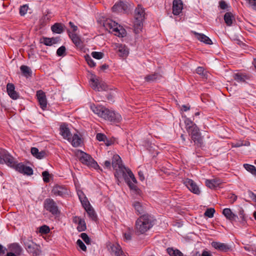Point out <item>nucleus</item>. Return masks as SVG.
<instances>
[{
  "label": "nucleus",
  "instance_id": "nucleus-1",
  "mask_svg": "<svg viewBox=\"0 0 256 256\" xmlns=\"http://www.w3.org/2000/svg\"><path fill=\"white\" fill-rule=\"evenodd\" d=\"M112 165L116 170L114 176L118 181L124 178L130 189L136 190V180L132 170L124 166L122 164L121 158L118 154L114 155Z\"/></svg>",
  "mask_w": 256,
  "mask_h": 256
},
{
  "label": "nucleus",
  "instance_id": "nucleus-2",
  "mask_svg": "<svg viewBox=\"0 0 256 256\" xmlns=\"http://www.w3.org/2000/svg\"><path fill=\"white\" fill-rule=\"evenodd\" d=\"M154 224V219L150 216L146 214L140 216L136 222V232L143 234L151 228Z\"/></svg>",
  "mask_w": 256,
  "mask_h": 256
},
{
  "label": "nucleus",
  "instance_id": "nucleus-3",
  "mask_svg": "<svg viewBox=\"0 0 256 256\" xmlns=\"http://www.w3.org/2000/svg\"><path fill=\"white\" fill-rule=\"evenodd\" d=\"M103 25L107 30L110 33H114L116 36L124 37L126 36V30L112 20H106Z\"/></svg>",
  "mask_w": 256,
  "mask_h": 256
},
{
  "label": "nucleus",
  "instance_id": "nucleus-4",
  "mask_svg": "<svg viewBox=\"0 0 256 256\" xmlns=\"http://www.w3.org/2000/svg\"><path fill=\"white\" fill-rule=\"evenodd\" d=\"M103 25L107 30L110 33H114L116 36L124 37L126 36V30L112 20H106Z\"/></svg>",
  "mask_w": 256,
  "mask_h": 256
},
{
  "label": "nucleus",
  "instance_id": "nucleus-5",
  "mask_svg": "<svg viewBox=\"0 0 256 256\" xmlns=\"http://www.w3.org/2000/svg\"><path fill=\"white\" fill-rule=\"evenodd\" d=\"M144 14V9L138 6L135 10L134 30L136 33H138L142 28Z\"/></svg>",
  "mask_w": 256,
  "mask_h": 256
},
{
  "label": "nucleus",
  "instance_id": "nucleus-6",
  "mask_svg": "<svg viewBox=\"0 0 256 256\" xmlns=\"http://www.w3.org/2000/svg\"><path fill=\"white\" fill-rule=\"evenodd\" d=\"M80 161L84 164L96 170L100 168L97 162L88 154L80 150Z\"/></svg>",
  "mask_w": 256,
  "mask_h": 256
},
{
  "label": "nucleus",
  "instance_id": "nucleus-7",
  "mask_svg": "<svg viewBox=\"0 0 256 256\" xmlns=\"http://www.w3.org/2000/svg\"><path fill=\"white\" fill-rule=\"evenodd\" d=\"M101 118L113 122H119L122 118L118 113L104 108L101 112Z\"/></svg>",
  "mask_w": 256,
  "mask_h": 256
},
{
  "label": "nucleus",
  "instance_id": "nucleus-8",
  "mask_svg": "<svg viewBox=\"0 0 256 256\" xmlns=\"http://www.w3.org/2000/svg\"><path fill=\"white\" fill-rule=\"evenodd\" d=\"M44 207L53 215H57L60 212L56 203L52 199H46L44 202Z\"/></svg>",
  "mask_w": 256,
  "mask_h": 256
},
{
  "label": "nucleus",
  "instance_id": "nucleus-9",
  "mask_svg": "<svg viewBox=\"0 0 256 256\" xmlns=\"http://www.w3.org/2000/svg\"><path fill=\"white\" fill-rule=\"evenodd\" d=\"M6 163L8 166H14V158L11 156L8 152L4 150L0 151V164Z\"/></svg>",
  "mask_w": 256,
  "mask_h": 256
},
{
  "label": "nucleus",
  "instance_id": "nucleus-10",
  "mask_svg": "<svg viewBox=\"0 0 256 256\" xmlns=\"http://www.w3.org/2000/svg\"><path fill=\"white\" fill-rule=\"evenodd\" d=\"M96 76L91 78V87L95 90L103 91L106 90L108 89V85L102 81H100L98 80L95 78Z\"/></svg>",
  "mask_w": 256,
  "mask_h": 256
},
{
  "label": "nucleus",
  "instance_id": "nucleus-11",
  "mask_svg": "<svg viewBox=\"0 0 256 256\" xmlns=\"http://www.w3.org/2000/svg\"><path fill=\"white\" fill-rule=\"evenodd\" d=\"M108 250L116 256H126L120 246L117 242L112 243L110 242L107 244Z\"/></svg>",
  "mask_w": 256,
  "mask_h": 256
},
{
  "label": "nucleus",
  "instance_id": "nucleus-12",
  "mask_svg": "<svg viewBox=\"0 0 256 256\" xmlns=\"http://www.w3.org/2000/svg\"><path fill=\"white\" fill-rule=\"evenodd\" d=\"M26 248L28 252L38 255L40 252V246L34 242L33 241H28L24 243Z\"/></svg>",
  "mask_w": 256,
  "mask_h": 256
},
{
  "label": "nucleus",
  "instance_id": "nucleus-13",
  "mask_svg": "<svg viewBox=\"0 0 256 256\" xmlns=\"http://www.w3.org/2000/svg\"><path fill=\"white\" fill-rule=\"evenodd\" d=\"M15 169L20 173L28 176H31L33 174V170L32 168L26 166L22 163H18L15 166Z\"/></svg>",
  "mask_w": 256,
  "mask_h": 256
},
{
  "label": "nucleus",
  "instance_id": "nucleus-14",
  "mask_svg": "<svg viewBox=\"0 0 256 256\" xmlns=\"http://www.w3.org/2000/svg\"><path fill=\"white\" fill-rule=\"evenodd\" d=\"M36 96L38 100L40 107L45 110L47 107V100L45 93L42 90L36 92Z\"/></svg>",
  "mask_w": 256,
  "mask_h": 256
},
{
  "label": "nucleus",
  "instance_id": "nucleus-15",
  "mask_svg": "<svg viewBox=\"0 0 256 256\" xmlns=\"http://www.w3.org/2000/svg\"><path fill=\"white\" fill-rule=\"evenodd\" d=\"M128 9L127 4L122 1L116 3L112 8V12H125Z\"/></svg>",
  "mask_w": 256,
  "mask_h": 256
},
{
  "label": "nucleus",
  "instance_id": "nucleus-16",
  "mask_svg": "<svg viewBox=\"0 0 256 256\" xmlns=\"http://www.w3.org/2000/svg\"><path fill=\"white\" fill-rule=\"evenodd\" d=\"M183 8V3L182 0H174L172 2V14L178 16Z\"/></svg>",
  "mask_w": 256,
  "mask_h": 256
},
{
  "label": "nucleus",
  "instance_id": "nucleus-17",
  "mask_svg": "<svg viewBox=\"0 0 256 256\" xmlns=\"http://www.w3.org/2000/svg\"><path fill=\"white\" fill-rule=\"evenodd\" d=\"M185 184L188 190L193 193L196 194H200V190L198 186L192 180L186 179L185 181Z\"/></svg>",
  "mask_w": 256,
  "mask_h": 256
},
{
  "label": "nucleus",
  "instance_id": "nucleus-18",
  "mask_svg": "<svg viewBox=\"0 0 256 256\" xmlns=\"http://www.w3.org/2000/svg\"><path fill=\"white\" fill-rule=\"evenodd\" d=\"M60 134L64 138L70 141L72 134L68 126L66 124H62L60 128Z\"/></svg>",
  "mask_w": 256,
  "mask_h": 256
},
{
  "label": "nucleus",
  "instance_id": "nucleus-19",
  "mask_svg": "<svg viewBox=\"0 0 256 256\" xmlns=\"http://www.w3.org/2000/svg\"><path fill=\"white\" fill-rule=\"evenodd\" d=\"M6 90L8 96L13 100H16L18 98V94L15 90V86L14 84L8 83L6 86Z\"/></svg>",
  "mask_w": 256,
  "mask_h": 256
},
{
  "label": "nucleus",
  "instance_id": "nucleus-20",
  "mask_svg": "<svg viewBox=\"0 0 256 256\" xmlns=\"http://www.w3.org/2000/svg\"><path fill=\"white\" fill-rule=\"evenodd\" d=\"M212 246L220 251L227 252L230 249V247L228 244L217 241H212Z\"/></svg>",
  "mask_w": 256,
  "mask_h": 256
},
{
  "label": "nucleus",
  "instance_id": "nucleus-21",
  "mask_svg": "<svg viewBox=\"0 0 256 256\" xmlns=\"http://www.w3.org/2000/svg\"><path fill=\"white\" fill-rule=\"evenodd\" d=\"M52 192L54 195L60 196H64L68 192L66 188L60 186H54Z\"/></svg>",
  "mask_w": 256,
  "mask_h": 256
},
{
  "label": "nucleus",
  "instance_id": "nucleus-22",
  "mask_svg": "<svg viewBox=\"0 0 256 256\" xmlns=\"http://www.w3.org/2000/svg\"><path fill=\"white\" fill-rule=\"evenodd\" d=\"M224 19L227 26H231L234 22H235V18L234 15L231 12H226L224 16Z\"/></svg>",
  "mask_w": 256,
  "mask_h": 256
},
{
  "label": "nucleus",
  "instance_id": "nucleus-23",
  "mask_svg": "<svg viewBox=\"0 0 256 256\" xmlns=\"http://www.w3.org/2000/svg\"><path fill=\"white\" fill-rule=\"evenodd\" d=\"M10 252H14L15 254L20 256L22 254V248L17 243H14L11 244L9 246Z\"/></svg>",
  "mask_w": 256,
  "mask_h": 256
},
{
  "label": "nucleus",
  "instance_id": "nucleus-24",
  "mask_svg": "<svg viewBox=\"0 0 256 256\" xmlns=\"http://www.w3.org/2000/svg\"><path fill=\"white\" fill-rule=\"evenodd\" d=\"M31 153L33 156L38 159H42L46 157V152L44 150L39 152L36 148H31Z\"/></svg>",
  "mask_w": 256,
  "mask_h": 256
},
{
  "label": "nucleus",
  "instance_id": "nucleus-25",
  "mask_svg": "<svg viewBox=\"0 0 256 256\" xmlns=\"http://www.w3.org/2000/svg\"><path fill=\"white\" fill-rule=\"evenodd\" d=\"M64 25L62 23H55L51 26V30L53 32L60 34L64 32Z\"/></svg>",
  "mask_w": 256,
  "mask_h": 256
},
{
  "label": "nucleus",
  "instance_id": "nucleus-26",
  "mask_svg": "<svg viewBox=\"0 0 256 256\" xmlns=\"http://www.w3.org/2000/svg\"><path fill=\"white\" fill-rule=\"evenodd\" d=\"M222 214L230 220H236L238 216L234 214L230 208H226L223 210Z\"/></svg>",
  "mask_w": 256,
  "mask_h": 256
},
{
  "label": "nucleus",
  "instance_id": "nucleus-27",
  "mask_svg": "<svg viewBox=\"0 0 256 256\" xmlns=\"http://www.w3.org/2000/svg\"><path fill=\"white\" fill-rule=\"evenodd\" d=\"M22 75L26 78L32 77V71L27 66L22 65L20 67Z\"/></svg>",
  "mask_w": 256,
  "mask_h": 256
},
{
  "label": "nucleus",
  "instance_id": "nucleus-28",
  "mask_svg": "<svg viewBox=\"0 0 256 256\" xmlns=\"http://www.w3.org/2000/svg\"><path fill=\"white\" fill-rule=\"evenodd\" d=\"M70 142H71L73 146L78 147L80 145L82 141L80 136L77 134H74Z\"/></svg>",
  "mask_w": 256,
  "mask_h": 256
},
{
  "label": "nucleus",
  "instance_id": "nucleus-29",
  "mask_svg": "<svg viewBox=\"0 0 256 256\" xmlns=\"http://www.w3.org/2000/svg\"><path fill=\"white\" fill-rule=\"evenodd\" d=\"M196 34L197 36V38L200 42H203L207 44H212V40L204 34L196 33Z\"/></svg>",
  "mask_w": 256,
  "mask_h": 256
},
{
  "label": "nucleus",
  "instance_id": "nucleus-30",
  "mask_svg": "<svg viewBox=\"0 0 256 256\" xmlns=\"http://www.w3.org/2000/svg\"><path fill=\"white\" fill-rule=\"evenodd\" d=\"M206 185L210 188H214L219 186L220 182L218 180H206L205 182Z\"/></svg>",
  "mask_w": 256,
  "mask_h": 256
},
{
  "label": "nucleus",
  "instance_id": "nucleus-31",
  "mask_svg": "<svg viewBox=\"0 0 256 256\" xmlns=\"http://www.w3.org/2000/svg\"><path fill=\"white\" fill-rule=\"evenodd\" d=\"M70 35L72 42L77 47H81L82 46V41L81 40L80 37L75 34Z\"/></svg>",
  "mask_w": 256,
  "mask_h": 256
},
{
  "label": "nucleus",
  "instance_id": "nucleus-32",
  "mask_svg": "<svg viewBox=\"0 0 256 256\" xmlns=\"http://www.w3.org/2000/svg\"><path fill=\"white\" fill-rule=\"evenodd\" d=\"M132 205L138 214L144 212V206L139 202H134Z\"/></svg>",
  "mask_w": 256,
  "mask_h": 256
},
{
  "label": "nucleus",
  "instance_id": "nucleus-33",
  "mask_svg": "<svg viewBox=\"0 0 256 256\" xmlns=\"http://www.w3.org/2000/svg\"><path fill=\"white\" fill-rule=\"evenodd\" d=\"M162 76L158 73H154L153 74L148 75L146 76L145 79L147 82H154L158 79H160Z\"/></svg>",
  "mask_w": 256,
  "mask_h": 256
},
{
  "label": "nucleus",
  "instance_id": "nucleus-34",
  "mask_svg": "<svg viewBox=\"0 0 256 256\" xmlns=\"http://www.w3.org/2000/svg\"><path fill=\"white\" fill-rule=\"evenodd\" d=\"M87 214H88L90 218L92 219L94 221H96L97 220L96 214L94 210L92 208V206H89L88 208H87L86 210Z\"/></svg>",
  "mask_w": 256,
  "mask_h": 256
},
{
  "label": "nucleus",
  "instance_id": "nucleus-35",
  "mask_svg": "<svg viewBox=\"0 0 256 256\" xmlns=\"http://www.w3.org/2000/svg\"><path fill=\"white\" fill-rule=\"evenodd\" d=\"M188 131L190 134L192 138L197 136H196L201 134L199 128L196 124L193 125V126Z\"/></svg>",
  "mask_w": 256,
  "mask_h": 256
},
{
  "label": "nucleus",
  "instance_id": "nucleus-36",
  "mask_svg": "<svg viewBox=\"0 0 256 256\" xmlns=\"http://www.w3.org/2000/svg\"><path fill=\"white\" fill-rule=\"evenodd\" d=\"M118 54L122 57L126 56L128 54V50L125 46L120 44L118 49Z\"/></svg>",
  "mask_w": 256,
  "mask_h": 256
},
{
  "label": "nucleus",
  "instance_id": "nucleus-37",
  "mask_svg": "<svg viewBox=\"0 0 256 256\" xmlns=\"http://www.w3.org/2000/svg\"><path fill=\"white\" fill-rule=\"evenodd\" d=\"M194 136L192 138L194 140V144L198 147H202L203 146V140L201 134L196 136Z\"/></svg>",
  "mask_w": 256,
  "mask_h": 256
},
{
  "label": "nucleus",
  "instance_id": "nucleus-38",
  "mask_svg": "<svg viewBox=\"0 0 256 256\" xmlns=\"http://www.w3.org/2000/svg\"><path fill=\"white\" fill-rule=\"evenodd\" d=\"M167 252L170 256H182V253L178 250H174L172 248H168Z\"/></svg>",
  "mask_w": 256,
  "mask_h": 256
},
{
  "label": "nucleus",
  "instance_id": "nucleus-39",
  "mask_svg": "<svg viewBox=\"0 0 256 256\" xmlns=\"http://www.w3.org/2000/svg\"><path fill=\"white\" fill-rule=\"evenodd\" d=\"M244 167L246 170L250 172L252 174L256 176V168L254 166L246 164H244Z\"/></svg>",
  "mask_w": 256,
  "mask_h": 256
},
{
  "label": "nucleus",
  "instance_id": "nucleus-40",
  "mask_svg": "<svg viewBox=\"0 0 256 256\" xmlns=\"http://www.w3.org/2000/svg\"><path fill=\"white\" fill-rule=\"evenodd\" d=\"M244 248L246 251L251 252L254 255L256 256V244L244 246Z\"/></svg>",
  "mask_w": 256,
  "mask_h": 256
},
{
  "label": "nucleus",
  "instance_id": "nucleus-41",
  "mask_svg": "<svg viewBox=\"0 0 256 256\" xmlns=\"http://www.w3.org/2000/svg\"><path fill=\"white\" fill-rule=\"evenodd\" d=\"M79 198L85 210H86L87 208H88L89 206H91L88 200L86 197L82 198L79 195Z\"/></svg>",
  "mask_w": 256,
  "mask_h": 256
},
{
  "label": "nucleus",
  "instance_id": "nucleus-42",
  "mask_svg": "<svg viewBox=\"0 0 256 256\" xmlns=\"http://www.w3.org/2000/svg\"><path fill=\"white\" fill-rule=\"evenodd\" d=\"M246 76L240 74H236L234 76V79L238 82H244L246 79Z\"/></svg>",
  "mask_w": 256,
  "mask_h": 256
},
{
  "label": "nucleus",
  "instance_id": "nucleus-43",
  "mask_svg": "<svg viewBox=\"0 0 256 256\" xmlns=\"http://www.w3.org/2000/svg\"><path fill=\"white\" fill-rule=\"evenodd\" d=\"M56 54L58 56H64L66 55V48L64 46H61L56 51Z\"/></svg>",
  "mask_w": 256,
  "mask_h": 256
},
{
  "label": "nucleus",
  "instance_id": "nucleus-44",
  "mask_svg": "<svg viewBox=\"0 0 256 256\" xmlns=\"http://www.w3.org/2000/svg\"><path fill=\"white\" fill-rule=\"evenodd\" d=\"M91 108L92 111L98 116L101 117V112L103 111L104 108L100 106H92Z\"/></svg>",
  "mask_w": 256,
  "mask_h": 256
},
{
  "label": "nucleus",
  "instance_id": "nucleus-45",
  "mask_svg": "<svg viewBox=\"0 0 256 256\" xmlns=\"http://www.w3.org/2000/svg\"><path fill=\"white\" fill-rule=\"evenodd\" d=\"M78 224V226H77V230L79 232H82L86 230V224L84 219H82L81 220L80 222Z\"/></svg>",
  "mask_w": 256,
  "mask_h": 256
},
{
  "label": "nucleus",
  "instance_id": "nucleus-46",
  "mask_svg": "<svg viewBox=\"0 0 256 256\" xmlns=\"http://www.w3.org/2000/svg\"><path fill=\"white\" fill-rule=\"evenodd\" d=\"M85 60L87 62L88 64L90 67H94L96 66V63L94 62L92 58L88 54H86L84 56Z\"/></svg>",
  "mask_w": 256,
  "mask_h": 256
},
{
  "label": "nucleus",
  "instance_id": "nucleus-47",
  "mask_svg": "<svg viewBox=\"0 0 256 256\" xmlns=\"http://www.w3.org/2000/svg\"><path fill=\"white\" fill-rule=\"evenodd\" d=\"M76 244L78 250H82L84 252H86V246L83 241H76Z\"/></svg>",
  "mask_w": 256,
  "mask_h": 256
},
{
  "label": "nucleus",
  "instance_id": "nucleus-48",
  "mask_svg": "<svg viewBox=\"0 0 256 256\" xmlns=\"http://www.w3.org/2000/svg\"><path fill=\"white\" fill-rule=\"evenodd\" d=\"M184 124L187 130L191 128L193 126V125L196 124L188 118H186L185 119Z\"/></svg>",
  "mask_w": 256,
  "mask_h": 256
},
{
  "label": "nucleus",
  "instance_id": "nucleus-49",
  "mask_svg": "<svg viewBox=\"0 0 256 256\" xmlns=\"http://www.w3.org/2000/svg\"><path fill=\"white\" fill-rule=\"evenodd\" d=\"M92 56L97 60H100L104 57V54L102 52H93L91 54Z\"/></svg>",
  "mask_w": 256,
  "mask_h": 256
},
{
  "label": "nucleus",
  "instance_id": "nucleus-50",
  "mask_svg": "<svg viewBox=\"0 0 256 256\" xmlns=\"http://www.w3.org/2000/svg\"><path fill=\"white\" fill-rule=\"evenodd\" d=\"M214 212L215 210L214 208H208L204 212V216L210 218H212L214 216Z\"/></svg>",
  "mask_w": 256,
  "mask_h": 256
},
{
  "label": "nucleus",
  "instance_id": "nucleus-51",
  "mask_svg": "<svg viewBox=\"0 0 256 256\" xmlns=\"http://www.w3.org/2000/svg\"><path fill=\"white\" fill-rule=\"evenodd\" d=\"M50 231L49 227L46 225L40 226L39 228V232L42 234H47Z\"/></svg>",
  "mask_w": 256,
  "mask_h": 256
},
{
  "label": "nucleus",
  "instance_id": "nucleus-52",
  "mask_svg": "<svg viewBox=\"0 0 256 256\" xmlns=\"http://www.w3.org/2000/svg\"><path fill=\"white\" fill-rule=\"evenodd\" d=\"M42 176L43 180L46 182H48L50 181V174L48 171H44L42 172Z\"/></svg>",
  "mask_w": 256,
  "mask_h": 256
},
{
  "label": "nucleus",
  "instance_id": "nucleus-53",
  "mask_svg": "<svg viewBox=\"0 0 256 256\" xmlns=\"http://www.w3.org/2000/svg\"><path fill=\"white\" fill-rule=\"evenodd\" d=\"M28 7L26 5L21 6L20 8V16H24L27 12Z\"/></svg>",
  "mask_w": 256,
  "mask_h": 256
},
{
  "label": "nucleus",
  "instance_id": "nucleus-54",
  "mask_svg": "<svg viewBox=\"0 0 256 256\" xmlns=\"http://www.w3.org/2000/svg\"><path fill=\"white\" fill-rule=\"evenodd\" d=\"M52 40L50 38H43L41 42L44 44L46 46H52Z\"/></svg>",
  "mask_w": 256,
  "mask_h": 256
},
{
  "label": "nucleus",
  "instance_id": "nucleus-55",
  "mask_svg": "<svg viewBox=\"0 0 256 256\" xmlns=\"http://www.w3.org/2000/svg\"><path fill=\"white\" fill-rule=\"evenodd\" d=\"M96 138L98 141L104 142L105 140L106 139V136L104 134H102V133H98L96 134Z\"/></svg>",
  "mask_w": 256,
  "mask_h": 256
},
{
  "label": "nucleus",
  "instance_id": "nucleus-56",
  "mask_svg": "<svg viewBox=\"0 0 256 256\" xmlns=\"http://www.w3.org/2000/svg\"><path fill=\"white\" fill-rule=\"evenodd\" d=\"M219 6L222 10H226L228 8V5L224 0L219 2Z\"/></svg>",
  "mask_w": 256,
  "mask_h": 256
},
{
  "label": "nucleus",
  "instance_id": "nucleus-57",
  "mask_svg": "<svg viewBox=\"0 0 256 256\" xmlns=\"http://www.w3.org/2000/svg\"><path fill=\"white\" fill-rule=\"evenodd\" d=\"M248 4L252 8L256 10V0H246Z\"/></svg>",
  "mask_w": 256,
  "mask_h": 256
},
{
  "label": "nucleus",
  "instance_id": "nucleus-58",
  "mask_svg": "<svg viewBox=\"0 0 256 256\" xmlns=\"http://www.w3.org/2000/svg\"><path fill=\"white\" fill-rule=\"evenodd\" d=\"M132 231L128 230L127 232L124 234V238L126 240H130L132 238Z\"/></svg>",
  "mask_w": 256,
  "mask_h": 256
},
{
  "label": "nucleus",
  "instance_id": "nucleus-59",
  "mask_svg": "<svg viewBox=\"0 0 256 256\" xmlns=\"http://www.w3.org/2000/svg\"><path fill=\"white\" fill-rule=\"evenodd\" d=\"M248 194L249 198H250L252 201L256 202V194L250 190L248 191Z\"/></svg>",
  "mask_w": 256,
  "mask_h": 256
},
{
  "label": "nucleus",
  "instance_id": "nucleus-60",
  "mask_svg": "<svg viewBox=\"0 0 256 256\" xmlns=\"http://www.w3.org/2000/svg\"><path fill=\"white\" fill-rule=\"evenodd\" d=\"M239 218L241 220L242 222H244L246 221L245 216L244 214V210H240L238 214Z\"/></svg>",
  "mask_w": 256,
  "mask_h": 256
},
{
  "label": "nucleus",
  "instance_id": "nucleus-61",
  "mask_svg": "<svg viewBox=\"0 0 256 256\" xmlns=\"http://www.w3.org/2000/svg\"><path fill=\"white\" fill-rule=\"evenodd\" d=\"M6 252V248L0 244V256H4Z\"/></svg>",
  "mask_w": 256,
  "mask_h": 256
},
{
  "label": "nucleus",
  "instance_id": "nucleus-62",
  "mask_svg": "<svg viewBox=\"0 0 256 256\" xmlns=\"http://www.w3.org/2000/svg\"><path fill=\"white\" fill-rule=\"evenodd\" d=\"M200 256H213L212 252L206 250H204L202 251V254Z\"/></svg>",
  "mask_w": 256,
  "mask_h": 256
},
{
  "label": "nucleus",
  "instance_id": "nucleus-63",
  "mask_svg": "<svg viewBox=\"0 0 256 256\" xmlns=\"http://www.w3.org/2000/svg\"><path fill=\"white\" fill-rule=\"evenodd\" d=\"M204 68L202 66H198L196 69V72L200 75H202L204 74Z\"/></svg>",
  "mask_w": 256,
  "mask_h": 256
},
{
  "label": "nucleus",
  "instance_id": "nucleus-64",
  "mask_svg": "<svg viewBox=\"0 0 256 256\" xmlns=\"http://www.w3.org/2000/svg\"><path fill=\"white\" fill-rule=\"evenodd\" d=\"M82 220V218L80 217L76 216L74 217V218H73V222L74 223L78 224Z\"/></svg>",
  "mask_w": 256,
  "mask_h": 256
}]
</instances>
